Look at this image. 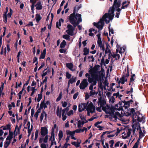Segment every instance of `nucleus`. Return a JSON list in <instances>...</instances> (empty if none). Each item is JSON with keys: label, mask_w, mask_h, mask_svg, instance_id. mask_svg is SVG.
<instances>
[{"label": "nucleus", "mask_w": 148, "mask_h": 148, "mask_svg": "<svg viewBox=\"0 0 148 148\" xmlns=\"http://www.w3.org/2000/svg\"><path fill=\"white\" fill-rule=\"evenodd\" d=\"M99 65H96L89 71V74H86L85 76L88 78L89 83L93 82V85H96L97 81L99 87L101 89L105 88L108 86V84L107 81L103 79L105 75L104 69L101 67L99 71Z\"/></svg>", "instance_id": "f257e3e1"}, {"label": "nucleus", "mask_w": 148, "mask_h": 148, "mask_svg": "<svg viewBox=\"0 0 148 148\" xmlns=\"http://www.w3.org/2000/svg\"><path fill=\"white\" fill-rule=\"evenodd\" d=\"M109 10L108 13H106L103 16L102 18L100 19L99 21L97 23H94L93 25L99 29L101 30L102 29L104 25V21L107 24L110 21H112L114 16V14L113 13V10Z\"/></svg>", "instance_id": "f03ea898"}, {"label": "nucleus", "mask_w": 148, "mask_h": 148, "mask_svg": "<svg viewBox=\"0 0 148 148\" xmlns=\"http://www.w3.org/2000/svg\"><path fill=\"white\" fill-rule=\"evenodd\" d=\"M122 105L121 101L120 102L113 107L111 108H110L111 111L109 114H110V119L112 121H117V119L118 117L121 118V115L117 111L123 110Z\"/></svg>", "instance_id": "7ed1b4c3"}, {"label": "nucleus", "mask_w": 148, "mask_h": 148, "mask_svg": "<svg viewBox=\"0 0 148 148\" xmlns=\"http://www.w3.org/2000/svg\"><path fill=\"white\" fill-rule=\"evenodd\" d=\"M81 7V5L78 7H76L74 10L73 13L70 15V22L75 27L82 21L81 14L77 13L76 14L75 10V8L79 10Z\"/></svg>", "instance_id": "20e7f679"}, {"label": "nucleus", "mask_w": 148, "mask_h": 148, "mask_svg": "<svg viewBox=\"0 0 148 148\" xmlns=\"http://www.w3.org/2000/svg\"><path fill=\"white\" fill-rule=\"evenodd\" d=\"M98 107L96 108L97 110L101 112L102 110L104 111L107 114H109L111 111L110 107L106 104V102L104 100L100 98L98 102Z\"/></svg>", "instance_id": "39448f33"}, {"label": "nucleus", "mask_w": 148, "mask_h": 148, "mask_svg": "<svg viewBox=\"0 0 148 148\" xmlns=\"http://www.w3.org/2000/svg\"><path fill=\"white\" fill-rule=\"evenodd\" d=\"M86 110L88 112L87 115L88 116L90 115V113H93L95 112V107L92 102L90 101L87 102Z\"/></svg>", "instance_id": "423d86ee"}, {"label": "nucleus", "mask_w": 148, "mask_h": 148, "mask_svg": "<svg viewBox=\"0 0 148 148\" xmlns=\"http://www.w3.org/2000/svg\"><path fill=\"white\" fill-rule=\"evenodd\" d=\"M125 51V47H118L116 49V54H114L112 55V56L113 58H115L116 60L119 59L120 57V55L118 54V53L122 54V53H124Z\"/></svg>", "instance_id": "0eeeda50"}, {"label": "nucleus", "mask_w": 148, "mask_h": 148, "mask_svg": "<svg viewBox=\"0 0 148 148\" xmlns=\"http://www.w3.org/2000/svg\"><path fill=\"white\" fill-rule=\"evenodd\" d=\"M129 76V73L127 72L126 73L123 74L121 78L119 80H118L119 84H123L125 82L127 81V79Z\"/></svg>", "instance_id": "6e6552de"}, {"label": "nucleus", "mask_w": 148, "mask_h": 148, "mask_svg": "<svg viewBox=\"0 0 148 148\" xmlns=\"http://www.w3.org/2000/svg\"><path fill=\"white\" fill-rule=\"evenodd\" d=\"M88 83L86 79H84L81 82L79 85V88L81 89H85L88 86Z\"/></svg>", "instance_id": "1a4fd4ad"}, {"label": "nucleus", "mask_w": 148, "mask_h": 148, "mask_svg": "<svg viewBox=\"0 0 148 148\" xmlns=\"http://www.w3.org/2000/svg\"><path fill=\"white\" fill-rule=\"evenodd\" d=\"M132 132L131 129H128L127 130H125L122 134V137L123 139H126L129 137L131 134Z\"/></svg>", "instance_id": "9d476101"}, {"label": "nucleus", "mask_w": 148, "mask_h": 148, "mask_svg": "<svg viewBox=\"0 0 148 148\" xmlns=\"http://www.w3.org/2000/svg\"><path fill=\"white\" fill-rule=\"evenodd\" d=\"M132 102L133 101L132 100L127 101H122L123 109V108H124L125 109H127L130 106V104L132 103Z\"/></svg>", "instance_id": "9b49d317"}, {"label": "nucleus", "mask_w": 148, "mask_h": 148, "mask_svg": "<svg viewBox=\"0 0 148 148\" xmlns=\"http://www.w3.org/2000/svg\"><path fill=\"white\" fill-rule=\"evenodd\" d=\"M68 29L66 32L67 34L71 36H73V31L74 29L73 27L70 24H69L67 26Z\"/></svg>", "instance_id": "f8f14e48"}, {"label": "nucleus", "mask_w": 148, "mask_h": 148, "mask_svg": "<svg viewBox=\"0 0 148 148\" xmlns=\"http://www.w3.org/2000/svg\"><path fill=\"white\" fill-rule=\"evenodd\" d=\"M121 2V0L118 1V0H114L112 7V8H110L109 10H111V11L113 10L114 11L113 8L114 7H120Z\"/></svg>", "instance_id": "ddd939ff"}, {"label": "nucleus", "mask_w": 148, "mask_h": 148, "mask_svg": "<svg viewBox=\"0 0 148 148\" xmlns=\"http://www.w3.org/2000/svg\"><path fill=\"white\" fill-rule=\"evenodd\" d=\"M48 134V130L45 127H42L40 129V134L42 136L44 137Z\"/></svg>", "instance_id": "4468645a"}, {"label": "nucleus", "mask_w": 148, "mask_h": 148, "mask_svg": "<svg viewBox=\"0 0 148 148\" xmlns=\"http://www.w3.org/2000/svg\"><path fill=\"white\" fill-rule=\"evenodd\" d=\"M87 106V102L86 103H82L79 105L78 111L79 112H81L84 110L85 109H86Z\"/></svg>", "instance_id": "2eb2a0df"}, {"label": "nucleus", "mask_w": 148, "mask_h": 148, "mask_svg": "<svg viewBox=\"0 0 148 148\" xmlns=\"http://www.w3.org/2000/svg\"><path fill=\"white\" fill-rule=\"evenodd\" d=\"M128 112L129 115L132 117L133 120H134V118H136V115L134 108L129 109L128 110Z\"/></svg>", "instance_id": "dca6fc26"}, {"label": "nucleus", "mask_w": 148, "mask_h": 148, "mask_svg": "<svg viewBox=\"0 0 148 148\" xmlns=\"http://www.w3.org/2000/svg\"><path fill=\"white\" fill-rule=\"evenodd\" d=\"M92 83L89 87V89L90 90V96L95 94L97 95L98 93L97 90L93 89V86L95 85H93V82Z\"/></svg>", "instance_id": "f3484780"}, {"label": "nucleus", "mask_w": 148, "mask_h": 148, "mask_svg": "<svg viewBox=\"0 0 148 148\" xmlns=\"http://www.w3.org/2000/svg\"><path fill=\"white\" fill-rule=\"evenodd\" d=\"M97 42L98 47H99L100 49L104 52L105 50L104 44L102 42L101 40L99 39V40H97Z\"/></svg>", "instance_id": "a211bd4d"}, {"label": "nucleus", "mask_w": 148, "mask_h": 148, "mask_svg": "<svg viewBox=\"0 0 148 148\" xmlns=\"http://www.w3.org/2000/svg\"><path fill=\"white\" fill-rule=\"evenodd\" d=\"M69 110V108H64L62 110V120L63 121H65L67 118L66 116V114H67V112Z\"/></svg>", "instance_id": "6ab92c4d"}, {"label": "nucleus", "mask_w": 148, "mask_h": 148, "mask_svg": "<svg viewBox=\"0 0 148 148\" xmlns=\"http://www.w3.org/2000/svg\"><path fill=\"white\" fill-rule=\"evenodd\" d=\"M49 140L51 141L52 145H53V143H54L55 145H56V143L55 141V134L54 132V130H52L51 133V136L49 138Z\"/></svg>", "instance_id": "aec40b11"}, {"label": "nucleus", "mask_w": 148, "mask_h": 148, "mask_svg": "<svg viewBox=\"0 0 148 148\" xmlns=\"http://www.w3.org/2000/svg\"><path fill=\"white\" fill-rule=\"evenodd\" d=\"M137 120L139 122H142L143 123H144L145 122V117L141 115L140 114L137 116V118H134V120H133L136 121Z\"/></svg>", "instance_id": "412c9836"}, {"label": "nucleus", "mask_w": 148, "mask_h": 148, "mask_svg": "<svg viewBox=\"0 0 148 148\" xmlns=\"http://www.w3.org/2000/svg\"><path fill=\"white\" fill-rule=\"evenodd\" d=\"M81 143V141L80 140H77V142H72L71 143L72 145L75 146L76 147L78 148H81L80 147V144Z\"/></svg>", "instance_id": "4be33fe9"}, {"label": "nucleus", "mask_w": 148, "mask_h": 148, "mask_svg": "<svg viewBox=\"0 0 148 148\" xmlns=\"http://www.w3.org/2000/svg\"><path fill=\"white\" fill-rule=\"evenodd\" d=\"M36 3H37L35 5V7H36V9L37 10H41L42 8L41 1L40 0H39Z\"/></svg>", "instance_id": "5701e85b"}, {"label": "nucleus", "mask_w": 148, "mask_h": 148, "mask_svg": "<svg viewBox=\"0 0 148 148\" xmlns=\"http://www.w3.org/2000/svg\"><path fill=\"white\" fill-rule=\"evenodd\" d=\"M119 8V7H114L113 8L114 14V12L115 10L117 11V12L116 14L115 17L117 18H119V15L120 13V12L121 10V8Z\"/></svg>", "instance_id": "b1692460"}, {"label": "nucleus", "mask_w": 148, "mask_h": 148, "mask_svg": "<svg viewBox=\"0 0 148 148\" xmlns=\"http://www.w3.org/2000/svg\"><path fill=\"white\" fill-rule=\"evenodd\" d=\"M87 121L86 120L82 121H81L80 120L78 121L77 122V127L78 128H80L82 127L83 125L85 123L87 122Z\"/></svg>", "instance_id": "393cba45"}, {"label": "nucleus", "mask_w": 148, "mask_h": 148, "mask_svg": "<svg viewBox=\"0 0 148 148\" xmlns=\"http://www.w3.org/2000/svg\"><path fill=\"white\" fill-rule=\"evenodd\" d=\"M33 128V126L32 125H30V123L29 121H28L27 124V128L28 129V132H32Z\"/></svg>", "instance_id": "a878e982"}, {"label": "nucleus", "mask_w": 148, "mask_h": 148, "mask_svg": "<svg viewBox=\"0 0 148 148\" xmlns=\"http://www.w3.org/2000/svg\"><path fill=\"white\" fill-rule=\"evenodd\" d=\"M66 134L67 135H69V136L70 137H71V138L73 136H74L75 134V132L74 131H71L69 130H67L66 131Z\"/></svg>", "instance_id": "bb28decb"}, {"label": "nucleus", "mask_w": 148, "mask_h": 148, "mask_svg": "<svg viewBox=\"0 0 148 148\" xmlns=\"http://www.w3.org/2000/svg\"><path fill=\"white\" fill-rule=\"evenodd\" d=\"M64 20L62 18H60L59 20V21L57 22L56 23V26L57 27L59 28L61 26L62 23H64Z\"/></svg>", "instance_id": "cd10ccee"}, {"label": "nucleus", "mask_w": 148, "mask_h": 148, "mask_svg": "<svg viewBox=\"0 0 148 148\" xmlns=\"http://www.w3.org/2000/svg\"><path fill=\"white\" fill-rule=\"evenodd\" d=\"M8 11V8L7 7L6 8V12H5L4 14L3 15V21L6 23L7 22V14Z\"/></svg>", "instance_id": "c85d7f7f"}, {"label": "nucleus", "mask_w": 148, "mask_h": 148, "mask_svg": "<svg viewBox=\"0 0 148 148\" xmlns=\"http://www.w3.org/2000/svg\"><path fill=\"white\" fill-rule=\"evenodd\" d=\"M66 66L71 71H73L74 70V69H73V66L72 63H66Z\"/></svg>", "instance_id": "c756f323"}, {"label": "nucleus", "mask_w": 148, "mask_h": 148, "mask_svg": "<svg viewBox=\"0 0 148 148\" xmlns=\"http://www.w3.org/2000/svg\"><path fill=\"white\" fill-rule=\"evenodd\" d=\"M62 109L58 108L56 110V114L57 116L59 118H61V116Z\"/></svg>", "instance_id": "7c9ffc66"}, {"label": "nucleus", "mask_w": 148, "mask_h": 148, "mask_svg": "<svg viewBox=\"0 0 148 148\" xmlns=\"http://www.w3.org/2000/svg\"><path fill=\"white\" fill-rule=\"evenodd\" d=\"M20 128H18V126L16 125V126L13 134L14 137L17 135L18 132L20 131Z\"/></svg>", "instance_id": "2f4dec72"}, {"label": "nucleus", "mask_w": 148, "mask_h": 148, "mask_svg": "<svg viewBox=\"0 0 148 148\" xmlns=\"http://www.w3.org/2000/svg\"><path fill=\"white\" fill-rule=\"evenodd\" d=\"M90 32L89 35L90 36H92L94 35V34L96 33V31L95 30V29L93 28H91L89 30Z\"/></svg>", "instance_id": "473e14b6"}, {"label": "nucleus", "mask_w": 148, "mask_h": 148, "mask_svg": "<svg viewBox=\"0 0 148 148\" xmlns=\"http://www.w3.org/2000/svg\"><path fill=\"white\" fill-rule=\"evenodd\" d=\"M47 114L45 111H43L42 113H41L40 116V120L41 121H42L44 116L45 117V119H46Z\"/></svg>", "instance_id": "72a5a7b5"}, {"label": "nucleus", "mask_w": 148, "mask_h": 148, "mask_svg": "<svg viewBox=\"0 0 148 148\" xmlns=\"http://www.w3.org/2000/svg\"><path fill=\"white\" fill-rule=\"evenodd\" d=\"M13 133L12 132L9 131V135L6 138L7 140L11 141L13 137Z\"/></svg>", "instance_id": "f704fd0d"}, {"label": "nucleus", "mask_w": 148, "mask_h": 148, "mask_svg": "<svg viewBox=\"0 0 148 148\" xmlns=\"http://www.w3.org/2000/svg\"><path fill=\"white\" fill-rule=\"evenodd\" d=\"M46 53V50L45 49L42 52H41V55L40 56V59H44L45 57Z\"/></svg>", "instance_id": "c9c22d12"}, {"label": "nucleus", "mask_w": 148, "mask_h": 148, "mask_svg": "<svg viewBox=\"0 0 148 148\" xmlns=\"http://www.w3.org/2000/svg\"><path fill=\"white\" fill-rule=\"evenodd\" d=\"M127 3V2L126 1H125L123 3L122 6V7L121 8V9H125L127 7L129 3V2H128V3L127 4L125 5V4Z\"/></svg>", "instance_id": "e433bc0d"}, {"label": "nucleus", "mask_w": 148, "mask_h": 148, "mask_svg": "<svg viewBox=\"0 0 148 148\" xmlns=\"http://www.w3.org/2000/svg\"><path fill=\"white\" fill-rule=\"evenodd\" d=\"M58 136L59 137L58 139L59 140H60L63 137V133L62 130H60Z\"/></svg>", "instance_id": "4c0bfd02"}, {"label": "nucleus", "mask_w": 148, "mask_h": 148, "mask_svg": "<svg viewBox=\"0 0 148 148\" xmlns=\"http://www.w3.org/2000/svg\"><path fill=\"white\" fill-rule=\"evenodd\" d=\"M35 18L37 23H38L39 21L41 19L40 16L39 14H36V15Z\"/></svg>", "instance_id": "58836bf2"}, {"label": "nucleus", "mask_w": 148, "mask_h": 148, "mask_svg": "<svg viewBox=\"0 0 148 148\" xmlns=\"http://www.w3.org/2000/svg\"><path fill=\"white\" fill-rule=\"evenodd\" d=\"M40 107L41 108H43L45 109L46 108H47L46 104L44 101L42 102L40 105Z\"/></svg>", "instance_id": "ea45409f"}, {"label": "nucleus", "mask_w": 148, "mask_h": 148, "mask_svg": "<svg viewBox=\"0 0 148 148\" xmlns=\"http://www.w3.org/2000/svg\"><path fill=\"white\" fill-rule=\"evenodd\" d=\"M76 77H72L69 81L68 84H72L76 81Z\"/></svg>", "instance_id": "a19ab883"}, {"label": "nucleus", "mask_w": 148, "mask_h": 148, "mask_svg": "<svg viewBox=\"0 0 148 148\" xmlns=\"http://www.w3.org/2000/svg\"><path fill=\"white\" fill-rule=\"evenodd\" d=\"M10 125L8 124L5 126H3L1 127L2 129L3 130H6L10 129Z\"/></svg>", "instance_id": "79ce46f5"}, {"label": "nucleus", "mask_w": 148, "mask_h": 148, "mask_svg": "<svg viewBox=\"0 0 148 148\" xmlns=\"http://www.w3.org/2000/svg\"><path fill=\"white\" fill-rule=\"evenodd\" d=\"M140 139L138 138L137 140L136 143H135L132 148H137L138 145H139Z\"/></svg>", "instance_id": "37998d69"}, {"label": "nucleus", "mask_w": 148, "mask_h": 148, "mask_svg": "<svg viewBox=\"0 0 148 148\" xmlns=\"http://www.w3.org/2000/svg\"><path fill=\"white\" fill-rule=\"evenodd\" d=\"M66 42L64 40H63V41L61 43L60 47L61 48H64L65 47L66 45Z\"/></svg>", "instance_id": "c03bdc74"}, {"label": "nucleus", "mask_w": 148, "mask_h": 148, "mask_svg": "<svg viewBox=\"0 0 148 148\" xmlns=\"http://www.w3.org/2000/svg\"><path fill=\"white\" fill-rule=\"evenodd\" d=\"M144 77V78H143L142 79V81L143 82L145 81L146 82L148 83V75L147 74H145Z\"/></svg>", "instance_id": "a18cd8bd"}, {"label": "nucleus", "mask_w": 148, "mask_h": 148, "mask_svg": "<svg viewBox=\"0 0 148 148\" xmlns=\"http://www.w3.org/2000/svg\"><path fill=\"white\" fill-rule=\"evenodd\" d=\"M115 101V98L113 96L110 97L109 99L110 102L112 103H114Z\"/></svg>", "instance_id": "49530a36"}, {"label": "nucleus", "mask_w": 148, "mask_h": 148, "mask_svg": "<svg viewBox=\"0 0 148 148\" xmlns=\"http://www.w3.org/2000/svg\"><path fill=\"white\" fill-rule=\"evenodd\" d=\"M63 38L68 40H70V36L68 35L65 34L63 35Z\"/></svg>", "instance_id": "de8ad7c7"}, {"label": "nucleus", "mask_w": 148, "mask_h": 148, "mask_svg": "<svg viewBox=\"0 0 148 148\" xmlns=\"http://www.w3.org/2000/svg\"><path fill=\"white\" fill-rule=\"evenodd\" d=\"M138 125L136 123V124L135 123L134 124L132 125V127L133 131H135L136 128L137 129H138Z\"/></svg>", "instance_id": "09e8293b"}, {"label": "nucleus", "mask_w": 148, "mask_h": 148, "mask_svg": "<svg viewBox=\"0 0 148 148\" xmlns=\"http://www.w3.org/2000/svg\"><path fill=\"white\" fill-rule=\"evenodd\" d=\"M84 55H87L89 53V50L86 48H84Z\"/></svg>", "instance_id": "8fccbe9b"}, {"label": "nucleus", "mask_w": 148, "mask_h": 148, "mask_svg": "<svg viewBox=\"0 0 148 148\" xmlns=\"http://www.w3.org/2000/svg\"><path fill=\"white\" fill-rule=\"evenodd\" d=\"M135 77V75L134 74L133 75H132L130 79V83H129V85H131V83L132 82L134 81V77Z\"/></svg>", "instance_id": "3c124183"}, {"label": "nucleus", "mask_w": 148, "mask_h": 148, "mask_svg": "<svg viewBox=\"0 0 148 148\" xmlns=\"http://www.w3.org/2000/svg\"><path fill=\"white\" fill-rule=\"evenodd\" d=\"M121 131V130L119 129V128H117V131L116 132L114 131V132H115V134L114 135H112V136H113L114 135H116V136H117L118 135V134L120 133V132Z\"/></svg>", "instance_id": "603ef678"}, {"label": "nucleus", "mask_w": 148, "mask_h": 148, "mask_svg": "<svg viewBox=\"0 0 148 148\" xmlns=\"http://www.w3.org/2000/svg\"><path fill=\"white\" fill-rule=\"evenodd\" d=\"M31 90L32 91L31 94V96H32L34 94L35 91L37 90V89L35 88V87H31Z\"/></svg>", "instance_id": "864d4df0"}, {"label": "nucleus", "mask_w": 148, "mask_h": 148, "mask_svg": "<svg viewBox=\"0 0 148 148\" xmlns=\"http://www.w3.org/2000/svg\"><path fill=\"white\" fill-rule=\"evenodd\" d=\"M114 143V140H112L109 141V143L110 144V148H114L113 147Z\"/></svg>", "instance_id": "5fc2aeb1"}, {"label": "nucleus", "mask_w": 148, "mask_h": 148, "mask_svg": "<svg viewBox=\"0 0 148 148\" xmlns=\"http://www.w3.org/2000/svg\"><path fill=\"white\" fill-rule=\"evenodd\" d=\"M39 134V132L38 130H36L35 134V137L34 138V140H36L38 138V135Z\"/></svg>", "instance_id": "6e6d98bb"}, {"label": "nucleus", "mask_w": 148, "mask_h": 148, "mask_svg": "<svg viewBox=\"0 0 148 148\" xmlns=\"http://www.w3.org/2000/svg\"><path fill=\"white\" fill-rule=\"evenodd\" d=\"M4 138L3 137H0V148L2 147L3 146V140Z\"/></svg>", "instance_id": "4d7b16f0"}, {"label": "nucleus", "mask_w": 148, "mask_h": 148, "mask_svg": "<svg viewBox=\"0 0 148 148\" xmlns=\"http://www.w3.org/2000/svg\"><path fill=\"white\" fill-rule=\"evenodd\" d=\"M45 136V138H44L43 142L45 143H46L48 141V135H46Z\"/></svg>", "instance_id": "13d9d810"}, {"label": "nucleus", "mask_w": 148, "mask_h": 148, "mask_svg": "<svg viewBox=\"0 0 148 148\" xmlns=\"http://www.w3.org/2000/svg\"><path fill=\"white\" fill-rule=\"evenodd\" d=\"M10 141L9 140H7L6 138V141H5V147H7L10 144Z\"/></svg>", "instance_id": "bf43d9fd"}, {"label": "nucleus", "mask_w": 148, "mask_h": 148, "mask_svg": "<svg viewBox=\"0 0 148 148\" xmlns=\"http://www.w3.org/2000/svg\"><path fill=\"white\" fill-rule=\"evenodd\" d=\"M62 92H61L59 94V96L56 99V101H59L61 99L62 96Z\"/></svg>", "instance_id": "052dcab7"}, {"label": "nucleus", "mask_w": 148, "mask_h": 148, "mask_svg": "<svg viewBox=\"0 0 148 148\" xmlns=\"http://www.w3.org/2000/svg\"><path fill=\"white\" fill-rule=\"evenodd\" d=\"M47 69H45L43 71V74L42 75V77H44L46 75L48 72L47 71H46Z\"/></svg>", "instance_id": "680f3d73"}, {"label": "nucleus", "mask_w": 148, "mask_h": 148, "mask_svg": "<svg viewBox=\"0 0 148 148\" xmlns=\"http://www.w3.org/2000/svg\"><path fill=\"white\" fill-rule=\"evenodd\" d=\"M42 98V95L40 94H38V98L37 99V101L38 102H39Z\"/></svg>", "instance_id": "e2e57ef3"}, {"label": "nucleus", "mask_w": 148, "mask_h": 148, "mask_svg": "<svg viewBox=\"0 0 148 148\" xmlns=\"http://www.w3.org/2000/svg\"><path fill=\"white\" fill-rule=\"evenodd\" d=\"M12 9L11 8H10V12L9 13H8L7 14V18H10L11 17L12 14Z\"/></svg>", "instance_id": "0e129e2a"}, {"label": "nucleus", "mask_w": 148, "mask_h": 148, "mask_svg": "<svg viewBox=\"0 0 148 148\" xmlns=\"http://www.w3.org/2000/svg\"><path fill=\"white\" fill-rule=\"evenodd\" d=\"M110 26L108 27L109 28V35L110 36H111V34H114V30L110 28Z\"/></svg>", "instance_id": "69168bd1"}, {"label": "nucleus", "mask_w": 148, "mask_h": 148, "mask_svg": "<svg viewBox=\"0 0 148 148\" xmlns=\"http://www.w3.org/2000/svg\"><path fill=\"white\" fill-rule=\"evenodd\" d=\"M139 138L140 139V138L144 136L141 130L140 129V132H139Z\"/></svg>", "instance_id": "338daca9"}, {"label": "nucleus", "mask_w": 148, "mask_h": 148, "mask_svg": "<svg viewBox=\"0 0 148 148\" xmlns=\"http://www.w3.org/2000/svg\"><path fill=\"white\" fill-rule=\"evenodd\" d=\"M79 117L80 119L83 120H86L85 119V116L83 115L82 114H79Z\"/></svg>", "instance_id": "774afa93"}]
</instances>
